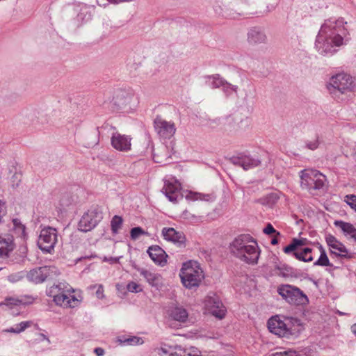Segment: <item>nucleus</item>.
<instances>
[{"label":"nucleus","instance_id":"5","mask_svg":"<svg viewBox=\"0 0 356 356\" xmlns=\"http://www.w3.org/2000/svg\"><path fill=\"white\" fill-rule=\"evenodd\" d=\"M179 276L182 284L188 289L198 287L204 278V271L200 264L193 260L182 264Z\"/></svg>","mask_w":356,"mask_h":356},{"label":"nucleus","instance_id":"55","mask_svg":"<svg viewBox=\"0 0 356 356\" xmlns=\"http://www.w3.org/2000/svg\"><path fill=\"white\" fill-rule=\"evenodd\" d=\"M168 356H182V352H177V351H175V352H172L171 350L170 353L169 354Z\"/></svg>","mask_w":356,"mask_h":356},{"label":"nucleus","instance_id":"26","mask_svg":"<svg viewBox=\"0 0 356 356\" xmlns=\"http://www.w3.org/2000/svg\"><path fill=\"white\" fill-rule=\"evenodd\" d=\"M308 240L305 238L292 239L291 243L283 248V252L286 254H291L292 252L298 251V249L307 244Z\"/></svg>","mask_w":356,"mask_h":356},{"label":"nucleus","instance_id":"21","mask_svg":"<svg viewBox=\"0 0 356 356\" xmlns=\"http://www.w3.org/2000/svg\"><path fill=\"white\" fill-rule=\"evenodd\" d=\"M232 163L237 166L243 168L245 170H248L260 165L259 159L251 157L250 156L243 155L238 157L233 158Z\"/></svg>","mask_w":356,"mask_h":356},{"label":"nucleus","instance_id":"23","mask_svg":"<svg viewBox=\"0 0 356 356\" xmlns=\"http://www.w3.org/2000/svg\"><path fill=\"white\" fill-rule=\"evenodd\" d=\"M34 298L31 296L8 297L0 302V306H6L8 309H13L22 305L32 303Z\"/></svg>","mask_w":356,"mask_h":356},{"label":"nucleus","instance_id":"11","mask_svg":"<svg viewBox=\"0 0 356 356\" xmlns=\"http://www.w3.org/2000/svg\"><path fill=\"white\" fill-rule=\"evenodd\" d=\"M181 190V184L175 178L170 177L164 180L162 193L170 202L175 204L182 199L183 195Z\"/></svg>","mask_w":356,"mask_h":356},{"label":"nucleus","instance_id":"19","mask_svg":"<svg viewBox=\"0 0 356 356\" xmlns=\"http://www.w3.org/2000/svg\"><path fill=\"white\" fill-rule=\"evenodd\" d=\"M147 253L151 259L157 265L164 266L167 264L168 255L159 245L149 247Z\"/></svg>","mask_w":356,"mask_h":356},{"label":"nucleus","instance_id":"3","mask_svg":"<svg viewBox=\"0 0 356 356\" xmlns=\"http://www.w3.org/2000/svg\"><path fill=\"white\" fill-rule=\"evenodd\" d=\"M267 325L271 333L286 339L298 337L304 330L300 320L282 315L270 317L268 320Z\"/></svg>","mask_w":356,"mask_h":356},{"label":"nucleus","instance_id":"25","mask_svg":"<svg viewBox=\"0 0 356 356\" xmlns=\"http://www.w3.org/2000/svg\"><path fill=\"white\" fill-rule=\"evenodd\" d=\"M220 3L223 6L227 7L231 10H235L238 15H241L239 11H241L242 8L247 5L249 0H216Z\"/></svg>","mask_w":356,"mask_h":356},{"label":"nucleus","instance_id":"42","mask_svg":"<svg viewBox=\"0 0 356 356\" xmlns=\"http://www.w3.org/2000/svg\"><path fill=\"white\" fill-rule=\"evenodd\" d=\"M279 199V196L276 193H270L266 196L263 200V204L268 205H273L277 202Z\"/></svg>","mask_w":356,"mask_h":356},{"label":"nucleus","instance_id":"31","mask_svg":"<svg viewBox=\"0 0 356 356\" xmlns=\"http://www.w3.org/2000/svg\"><path fill=\"white\" fill-rule=\"evenodd\" d=\"M168 152H167V147L162 146L158 149L157 152H154L153 158L156 163H161L166 161L168 158H170Z\"/></svg>","mask_w":356,"mask_h":356},{"label":"nucleus","instance_id":"38","mask_svg":"<svg viewBox=\"0 0 356 356\" xmlns=\"http://www.w3.org/2000/svg\"><path fill=\"white\" fill-rule=\"evenodd\" d=\"M221 88L227 97L231 95L232 92L236 93L238 91L237 86L232 85L228 83L227 81H225Z\"/></svg>","mask_w":356,"mask_h":356},{"label":"nucleus","instance_id":"13","mask_svg":"<svg viewBox=\"0 0 356 356\" xmlns=\"http://www.w3.org/2000/svg\"><path fill=\"white\" fill-rule=\"evenodd\" d=\"M154 124L156 133L161 138H170L175 134L176 127L174 122L171 121H166L160 117H157L155 118Z\"/></svg>","mask_w":356,"mask_h":356},{"label":"nucleus","instance_id":"51","mask_svg":"<svg viewBox=\"0 0 356 356\" xmlns=\"http://www.w3.org/2000/svg\"><path fill=\"white\" fill-rule=\"evenodd\" d=\"M103 286L102 285H99L98 286V289L96 291V294H97V296L99 298H102L103 297Z\"/></svg>","mask_w":356,"mask_h":356},{"label":"nucleus","instance_id":"8","mask_svg":"<svg viewBox=\"0 0 356 356\" xmlns=\"http://www.w3.org/2000/svg\"><path fill=\"white\" fill-rule=\"evenodd\" d=\"M277 293L288 303L294 305H307L309 298L299 288L290 284H282L277 288Z\"/></svg>","mask_w":356,"mask_h":356},{"label":"nucleus","instance_id":"4","mask_svg":"<svg viewBox=\"0 0 356 356\" xmlns=\"http://www.w3.org/2000/svg\"><path fill=\"white\" fill-rule=\"evenodd\" d=\"M326 88L333 97L338 94L355 93L356 92V78L344 72L337 73L327 81Z\"/></svg>","mask_w":356,"mask_h":356},{"label":"nucleus","instance_id":"22","mask_svg":"<svg viewBox=\"0 0 356 356\" xmlns=\"http://www.w3.org/2000/svg\"><path fill=\"white\" fill-rule=\"evenodd\" d=\"M136 270L145 277L146 281L153 287L159 289L163 284V278L161 275L149 271L145 268H137Z\"/></svg>","mask_w":356,"mask_h":356},{"label":"nucleus","instance_id":"29","mask_svg":"<svg viewBox=\"0 0 356 356\" xmlns=\"http://www.w3.org/2000/svg\"><path fill=\"white\" fill-rule=\"evenodd\" d=\"M206 84L211 88H221L226 80L219 74H213L205 76Z\"/></svg>","mask_w":356,"mask_h":356},{"label":"nucleus","instance_id":"32","mask_svg":"<svg viewBox=\"0 0 356 356\" xmlns=\"http://www.w3.org/2000/svg\"><path fill=\"white\" fill-rule=\"evenodd\" d=\"M275 273L283 277H291L293 274V268L286 264H280L275 268Z\"/></svg>","mask_w":356,"mask_h":356},{"label":"nucleus","instance_id":"37","mask_svg":"<svg viewBox=\"0 0 356 356\" xmlns=\"http://www.w3.org/2000/svg\"><path fill=\"white\" fill-rule=\"evenodd\" d=\"M148 232L145 231L140 227H136L131 229L130 237L132 240L136 241L143 235H148Z\"/></svg>","mask_w":356,"mask_h":356},{"label":"nucleus","instance_id":"24","mask_svg":"<svg viewBox=\"0 0 356 356\" xmlns=\"http://www.w3.org/2000/svg\"><path fill=\"white\" fill-rule=\"evenodd\" d=\"M334 224L341 229L346 236L353 238L356 242V228L353 225L342 220H335Z\"/></svg>","mask_w":356,"mask_h":356},{"label":"nucleus","instance_id":"34","mask_svg":"<svg viewBox=\"0 0 356 356\" xmlns=\"http://www.w3.org/2000/svg\"><path fill=\"white\" fill-rule=\"evenodd\" d=\"M31 325L32 322L30 321H22L20 323L16 325L15 327H10L9 329H7L6 332L19 334L24 331L26 328L31 327Z\"/></svg>","mask_w":356,"mask_h":356},{"label":"nucleus","instance_id":"20","mask_svg":"<svg viewBox=\"0 0 356 356\" xmlns=\"http://www.w3.org/2000/svg\"><path fill=\"white\" fill-rule=\"evenodd\" d=\"M168 315L170 319L185 323L188 320V312L186 309L182 306H172L168 310Z\"/></svg>","mask_w":356,"mask_h":356},{"label":"nucleus","instance_id":"6","mask_svg":"<svg viewBox=\"0 0 356 356\" xmlns=\"http://www.w3.org/2000/svg\"><path fill=\"white\" fill-rule=\"evenodd\" d=\"M300 178V187L308 191L310 193L313 191L323 189L327 181L325 175L318 170L308 168L299 172Z\"/></svg>","mask_w":356,"mask_h":356},{"label":"nucleus","instance_id":"9","mask_svg":"<svg viewBox=\"0 0 356 356\" xmlns=\"http://www.w3.org/2000/svg\"><path fill=\"white\" fill-rule=\"evenodd\" d=\"M57 241V230L51 227H45L40 232L38 245L43 252L51 253L54 251Z\"/></svg>","mask_w":356,"mask_h":356},{"label":"nucleus","instance_id":"54","mask_svg":"<svg viewBox=\"0 0 356 356\" xmlns=\"http://www.w3.org/2000/svg\"><path fill=\"white\" fill-rule=\"evenodd\" d=\"M104 261H108L111 264H115L118 262L119 258H115V257H110L109 259L105 258Z\"/></svg>","mask_w":356,"mask_h":356},{"label":"nucleus","instance_id":"49","mask_svg":"<svg viewBox=\"0 0 356 356\" xmlns=\"http://www.w3.org/2000/svg\"><path fill=\"white\" fill-rule=\"evenodd\" d=\"M116 0H97V3L99 6L106 7L108 4H115L116 5Z\"/></svg>","mask_w":356,"mask_h":356},{"label":"nucleus","instance_id":"30","mask_svg":"<svg viewBox=\"0 0 356 356\" xmlns=\"http://www.w3.org/2000/svg\"><path fill=\"white\" fill-rule=\"evenodd\" d=\"M133 95L131 94L120 92L115 98V104H117L119 106H124L129 104L132 100Z\"/></svg>","mask_w":356,"mask_h":356},{"label":"nucleus","instance_id":"18","mask_svg":"<svg viewBox=\"0 0 356 356\" xmlns=\"http://www.w3.org/2000/svg\"><path fill=\"white\" fill-rule=\"evenodd\" d=\"M247 41L250 44H264L267 42V36L263 29L255 26L248 30Z\"/></svg>","mask_w":356,"mask_h":356},{"label":"nucleus","instance_id":"7","mask_svg":"<svg viewBox=\"0 0 356 356\" xmlns=\"http://www.w3.org/2000/svg\"><path fill=\"white\" fill-rule=\"evenodd\" d=\"M58 291V293L54 294V301L57 305L64 307L74 308L77 307L81 300V296H76L74 293V290L72 287L65 286L64 284H58L53 287L51 292Z\"/></svg>","mask_w":356,"mask_h":356},{"label":"nucleus","instance_id":"33","mask_svg":"<svg viewBox=\"0 0 356 356\" xmlns=\"http://www.w3.org/2000/svg\"><path fill=\"white\" fill-rule=\"evenodd\" d=\"M319 250L321 252L319 258L314 263V266H331L332 264L327 256L325 249L322 245H319Z\"/></svg>","mask_w":356,"mask_h":356},{"label":"nucleus","instance_id":"48","mask_svg":"<svg viewBox=\"0 0 356 356\" xmlns=\"http://www.w3.org/2000/svg\"><path fill=\"white\" fill-rule=\"evenodd\" d=\"M13 225H14V227L15 229H19V231L22 232V234H24V232H25V227L24 225H23L20 221L17 219H14L13 220Z\"/></svg>","mask_w":356,"mask_h":356},{"label":"nucleus","instance_id":"27","mask_svg":"<svg viewBox=\"0 0 356 356\" xmlns=\"http://www.w3.org/2000/svg\"><path fill=\"white\" fill-rule=\"evenodd\" d=\"M14 248L11 238H4L0 236V257L7 256Z\"/></svg>","mask_w":356,"mask_h":356},{"label":"nucleus","instance_id":"39","mask_svg":"<svg viewBox=\"0 0 356 356\" xmlns=\"http://www.w3.org/2000/svg\"><path fill=\"white\" fill-rule=\"evenodd\" d=\"M143 342L144 341L143 339L138 337H131L121 341V343L124 345L131 346L141 345L143 343Z\"/></svg>","mask_w":356,"mask_h":356},{"label":"nucleus","instance_id":"53","mask_svg":"<svg viewBox=\"0 0 356 356\" xmlns=\"http://www.w3.org/2000/svg\"><path fill=\"white\" fill-rule=\"evenodd\" d=\"M39 337L40 341H46L48 343V344L51 343L49 339L45 334L40 333L39 334Z\"/></svg>","mask_w":356,"mask_h":356},{"label":"nucleus","instance_id":"28","mask_svg":"<svg viewBox=\"0 0 356 356\" xmlns=\"http://www.w3.org/2000/svg\"><path fill=\"white\" fill-rule=\"evenodd\" d=\"M312 249L309 248H305L302 251H295L291 253L296 259L304 262H310L313 261V257L312 256Z\"/></svg>","mask_w":356,"mask_h":356},{"label":"nucleus","instance_id":"16","mask_svg":"<svg viewBox=\"0 0 356 356\" xmlns=\"http://www.w3.org/2000/svg\"><path fill=\"white\" fill-rule=\"evenodd\" d=\"M54 268L47 266L33 268L27 273V279L36 284L42 283L51 275Z\"/></svg>","mask_w":356,"mask_h":356},{"label":"nucleus","instance_id":"14","mask_svg":"<svg viewBox=\"0 0 356 356\" xmlns=\"http://www.w3.org/2000/svg\"><path fill=\"white\" fill-rule=\"evenodd\" d=\"M131 140L130 136L114 132L111 138L112 147L120 152H128L131 149Z\"/></svg>","mask_w":356,"mask_h":356},{"label":"nucleus","instance_id":"46","mask_svg":"<svg viewBox=\"0 0 356 356\" xmlns=\"http://www.w3.org/2000/svg\"><path fill=\"white\" fill-rule=\"evenodd\" d=\"M264 233L267 235H270L272 234H275L276 236L280 235V233L279 232H277L270 223H268L266 225V227L264 229Z\"/></svg>","mask_w":356,"mask_h":356},{"label":"nucleus","instance_id":"50","mask_svg":"<svg viewBox=\"0 0 356 356\" xmlns=\"http://www.w3.org/2000/svg\"><path fill=\"white\" fill-rule=\"evenodd\" d=\"M21 278L22 277L18 275H10L8 277V280L11 282H16L19 281Z\"/></svg>","mask_w":356,"mask_h":356},{"label":"nucleus","instance_id":"12","mask_svg":"<svg viewBox=\"0 0 356 356\" xmlns=\"http://www.w3.org/2000/svg\"><path fill=\"white\" fill-rule=\"evenodd\" d=\"M204 303L206 311L215 317L222 319L225 316L226 307L217 295H208L205 298Z\"/></svg>","mask_w":356,"mask_h":356},{"label":"nucleus","instance_id":"57","mask_svg":"<svg viewBox=\"0 0 356 356\" xmlns=\"http://www.w3.org/2000/svg\"><path fill=\"white\" fill-rule=\"evenodd\" d=\"M277 236L272 238L271 240V244L272 245H277L278 243V239L277 238Z\"/></svg>","mask_w":356,"mask_h":356},{"label":"nucleus","instance_id":"2","mask_svg":"<svg viewBox=\"0 0 356 356\" xmlns=\"http://www.w3.org/2000/svg\"><path fill=\"white\" fill-rule=\"evenodd\" d=\"M232 255L248 264H257L260 250L257 241L250 234H240L229 245Z\"/></svg>","mask_w":356,"mask_h":356},{"label":"nucleus","instance_id":"1","mask_svg":"<svg viewBox=\"0 0 356 356\" xmlns=\"http://www.w3.org/2000/svg\"><path fill=\"white\" fill-rule=\"evenodd\" d=\"M351 38L348 22L342 17L325 19L316 35L314 48L322 56H330L348 44Z\"/></svg>","mask_w":356,"mask_h":356},{"label":"nucleus","instance_id":"41","mask_svg":"<svg viewBox=\"0 0 356 356\" xmlns=\"http://www.w3.org/2000/svg\"><path fill=\"white\" fill-rule=\"evenodd\" d=\"M344 202L356 212V195L353 194L346 195Z\"/></svg>","mask_w":356,"mask_h":356},{"label":"nucleus","instance_id":"45","mask_svg":"<svg viewBox=\"0 0 356 356\" xmlns=\"http://www.w3.org/2000/svg\"><path fill=\"white\" fill-rule=\"evenodd\" d=\"M319 143V140L318 138H316L314 140L307 141L306 145L308 149L311 150H315L318 147Z\"/></svg>","mask_w":356,"mask_h":356},{"label":"nucleus","instance_id":"10","mask_svg":"<svg viewBox=\"0 0 356 356\" xmlns=\"http://www.w3.org/2000/svg\"><path fill=\"white\" fill-rule=\"evenodd\" d=\"M102 213L97 209H91L85 213L78 224V228L83 232H87L95 228L102 220Z\"/></svg>","mask_w":356,"mask_h":356},{"label":"nucleus","instance_id":"44","mask_svg":"<svg viewBox=\"0 0 356 356\" xmlns=\"http://www.w3.org/2000/svg\"><path fill=\"white\" fill-rule=\"evenodd\" d=\"M156 352L160 356H168L171 352V348L166 345L156 348Z\"/></svg>","mask_w":356,"mask_h":356},{"label":"nucleus","instance_id":"15","mask_svg":"<svg viewBox=\"0 0 356 356\" xmlns=\"http://www.w3.org/2000/svg\"><path fill=\"white\" fill-rule=\"evenodd\" d=\"M325 241L329 246L331 254H334L340 257H350L348 250L346 246L333 235H327L325 236Z\"/></svg>","mask_w":356,"mask_h":356},{"label":"nucleus","instance_id":"47","mask_svg":"<svg viewBox=\"0 0 356 356\" xmlns=\"http://www.w3.org/2000/svg\"><path fill=\"white\" fill-rule=\"evenodd\" d=\"M270 356H298V355L295 351L288 350L284 352H277Z\"/></svg>","mask_w":356,"mask_h":356},{"label":"nucleus","instance_id":"58","mask_svg":"<svg viewBox=\"0 0 356 356\" xmlns=\"http://www.w3.org/2000/svg\"><path fill=\"white\" fill-rule=\"evenodd\" d=\"M351 330L353 333L356 335V323L352 325Z\"/></svg>","mask_w":356,"mask_h":356},{"label":"nucleus","instance_id":"56","mask_svg":"<svg viewBox=\"0 0 356 356\" xmlns=\"http://www.w3.org/2000/svg\"><path fill=\"white\" fill-rule=\"evenodd\" d=\"M136 0H116V4H120L122 3H129L132 1H135Z\"/></svg>","mask_w":356,"mask_h":356},{"label":"nucleus","instance_id":"36","mask_svg":"<svg viewBox=\"0 0 356 356\" xmlns=\"http://www.w3.org/2000/svg\"><path fill=\"white\" fill-rule=\"evenodd\" d=\"M209 195H204L200 193H195L190 191L186 196V198L188 200H209Z\"/></svg>","mask_w":356,"mask_h":356},{"label":"nucleus","instance_id":"40","mask_svg":"<svg viewBox=\"0 0 356 356\" xmlns=\"http://www.w3.org/2000/svg\"><path fill=\"white\" fill-rule=\"evenodd\" d=\"M178 351L182 352V356H200V351L195 347H190L188 348H186L182 350L181 348L178 349Z\"/></svg>","mask_w":356,"mask_h":356},{"label":"nucleus","instance_id":"17","mask_svg":"<svg viewBox=\"0 0 356 356\" xmlns=\"http://www.w3.org/2000/svg\"><path fill=\"white\" fill-rule=\"evenodd\" d=\"M162 236L166 241H171L179 246L184 245L186 242L184 233L177 232L172 227H164L162 229Z\"/></svg>","mask_w":356,"mask_h":356},{"label":"nucleus","instance_id":"52","mask_svg":"<svg viewBox=\"0 0 356 356\" xmlns=\"http://www.w3.org/2000/svg\"><path fill=\"white\" fill-rule=\"evenodd\" d=\"M94 352L97 356H103L104 354V350L102 348H95Z\"/></svg>","mask_w":356,"mask_h":356},{"label":"nucleus","instance_id":"43","mask_svg":"<svg viewBox=\"0 0 356 356\" xmlns=\"http://www.w3.org/2000/svg\"><path fill=\"white\" fill-rule=\"evenodd\" d=\"M127 289L129 291L132 293H138L143 290L141 286L135 282H130L128 283Z\"/></svg>","mask_w":356,"mask_h":356},{"label":"nucleus","instance_id":"35","mask_svg":"<svg viewBox=\"0 0 356 356\" xmlns=\"http://www.w3.org/2000/svg\"><path fill=\"white\" fill-rule=\"evenodd\" d=\"M123 220L122 217L119 216H114L111 222V231L113 234L118 233L119 229L122 225Z\"/></svg>","mask_w":356,"mask_h":356}]
</instances>
